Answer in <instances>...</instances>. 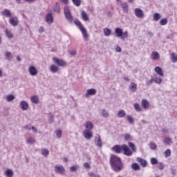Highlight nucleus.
Returning a JSON list of instances; mask_svg holds the SVG:
<instances>
[{
  "mask_svg": "<svg viewBox=\"0 0 177 177\" xmlns=\"http://www.w3.org/2000/svg\"><path fill=\"white\" fill-rule=\"evenodd\" d=\"M134 109L137 111H142V107H140V105L138 103L134 104Z\"/></svg>",
  "mask_w": 177,
  "mask_h": 177,
  "instance_id": "44",
  "label": "nucleus"
},
{
  "mask_svg": "<svg viewBox=\"0 0 177 177\" xmlns=\"http://www.w3.org/2000/svg\"><path fill=\"white\" fill-rule=\"evenodd\" d=\"M61 1V2H62V3H64V5H67L68 3V0H59Z\"/></svg>",
  "mask_w": 177,
  "mask_h": 177,
  "instance_id": "62",
  "label": "nucleus"
},
{
  "mask_svg": "<svg viewBox=\"0 0 177 177\" xmlns=\"http://www.w3.org/2000/svg\"><path fill=\"white\" fill-rule=\"evenodd\" d=\"M72 2L75 6H80L81 5V0H72Z\"/></svg>",
  "mask_w": 177,
  "mask_h": 177,
  "instance_id": "48",
  "label": "nucleus"
},
{
  "mask_svg": "<svg viewBox=\"0 0 177 177\" xmlns=\"http://www.w3.org/2000/svg\"><path fill=\"white\" fill-rule=\"evenodd\" d=\"M5 33L7 38H9L10 39V38H13V35H12V32H10V30H9L8 28L5 29Z\"/></svg>",
  "mask_w": 177,
  "mask_h": 177,
  "instance_id": "31",
  "label": "nucleus"
},
{
  "mask_svg": "<svg viewBox=\"0 0 177 177\" xmlns=\"http://www.w3.org/2000/svg\"><path fill=\"white\" fill-rule=\"evenodd\" d=\"M127 120L129 121V122L130 124H133V122H135V120H133V118H132L131 116L127 115Z\"/></svg>",
  "mask_w": 177,
  "mask_h": 177,
  "instance_id": "49",
  "label": "nucleus"
},
{
  "mask_svg": "<svg viewBox=\"0 0 177 177\" xmlns=\"http://www.w3.org/2000/svg\"><path fill=\"white\" fill-rule=\"evenodd\" d=\"M172 62L173 63H176L177 62V55L172 53H171Z\"/></svg>",
  "mask_w": 177,
  "mask_h": 177,
  "instance_id": "46",
  "label": "nucleus"
},
{
  "mask_svg": "<svg viewBox=\"0 0 177 177\" xmlns=\"http://www.w3.org/2000/svg\"><path fill=\"white\" fill-rule=\"evenodd\" d=\"M130 92H136L138 89V84L136 83L132 82L129 86Z\"/></svg>",
  "mask_w": 177,
  "mask_h": 177,
  "instance_id": "20",
  "label": "nucleus"
},
{
  "mask_svg": "<svg viewBox=\"0 0 177 177\" xmlns=\"http://www.w3.org/2000/svg\"><path fill=\"white\" fill-rule=\"evenodd\" d=\"M167 23H168V19L166 18H163L160 21V26H165L167 25Z\"/></svg>",
  "mask_w": 177,
  "mask_h": 177,
  "instance_id": "40",
  "label": "nucleus"
},
{
  "mask_svg": "<svg viewBox=\"0 0 177 177\" xmlns=\"http://www.w3.org/2000/svg\"><path fill=\"white\" fill-rule=\"evenodd\" d=\"M151 164L152 165H156V164H158V160L156 158H151Z\"/></svg>",
  "mask_w": 177,
  "mask_h": 177,
  "instance_id": "47",
  "label": "nucleus"
},
{
  "mask_svg": "<svg viewBox=\"0 0 177 177\" xmlns=\"http://www.w3.org/2000/svg\"><path fill=\"white\" fill-rule=\"evenodd\" d=\"M6 99H7V102H12V100H15V99H16V97L10 94L9 95H7Z\"/></svg>",
  "mask_w": 177,
  "mask_h": 177,
  "instance_id": "38",
  "label": "nucleus"
},
{
  "mask_svg": "<svg viewBox=\"0 0 177 177\" xmlns=\"http://www.w3.org/2000/svg\"><path fill=\"white\" fill-rule=\"evenodd\" d=\"M86 129H88V131H91V129H93V123H92V122H86V125H85Z\"/></svg>",
  "mask_w": 177,
  "mask_h": 177,
  "instance_id": "26",
  "label": "nucleus"
},
{
  "mask_svg": "<svg viewBox=\"0 0 177 177\" xmlns=\"http://www.w3.org/2000/svg\"><path fill=\"white\" fill-rule=\"evenodd\" d=\"M31 129L32 130L34 133H36V132H38V129H37V128H35V127H32Z\"/></svg>",
  "mask_w": 177,
  "mask_h": 177,
  "instance_id": "61",
  "label": "nucleus"
},
{
  "mask_svg": "<svg viewBox=\"0 0 177 177\" xmlns=\"http://www.w3.org/2000/svg\"><path fill=\"white\" fill-rule=\"evenodd\" d=\"M141 105L143 109H149V101L146 99H143L141 102Z\"/></svg>",
  "mask_w": 177,
  "mask_h": 177,
  "instance_id": "23",
  "label": "nucleus"
},
{
  "mask_svg": "<svg viewBox=\"0 0 177 177\" xmlns=\"http://www.w3.org/2000/svg\"><path fill=\"white\" fill-rule=\"evenodd\" d=\"M41 154L42 156H44V157H48V156H49V150L45 149H42Z\"/></svg>",
  "mask_w": 177,
  "mask_h": 177,
  "instance_id": "42",
  "label": "nucleus"
},
{
  "mask_svg": "<svg viewBox=\"0 0 177 177\" xmlns=\"http://www.w3.org/2000/svg\"><path fill=\"white\" fill-rule=\"evenodd\" d=\"M39 32H44V27L43 26H41L39 29Z\"/></svg>",
  "mask_w": 177,
  "mask_h": 177,
  "instance_id": "63",
  "label": "nucleus"
},
{
  "mask_svg": "<svg viewBox=\"0 0 177 177\" xmlns=\"http://www.w3.org/2000/svg\"><path fill=\"white\" fill-rule=\"evenodd\" d=\"M153 82H154V80L153 78H151V80L147 81L146 84H147V86H150V85H151V84H153Z\"/></svg>",
  "mask_w": 177,
  "mask_h": 177,
  "instance_id": "52",
  "label": "nucleus"
},
{
  "mask_svg": "<svg viewBox=\"0 0 177 177\" xmlns=\"http://www.w3.org/2000/svg\"><path fill=\"white\" fill-rule=\"evenodd\" d=\"M104 35H105V37L111 35V30H110L109 28H105L104 29Z\"/></svg>",
  "mask_w": 177,
  "mask_h": 177,
  "instance_id": "30",
  "label": "nucleus"
},
{
  "mask_svg": "<svg viewBox=\"0 0 177 177\" xmlns=\"http://www.w3.org/2000/svg\"><path fill=\"white\" fill-rule=\"evenodd\" d=\"M122 8L124 13H128V8H129L128 3H123L122 4Z\"/></svg>",
  "mask_w": 177,
  "mask_h": 177,
  "instance_id": "34",
  "label": "nucleus"
},
{
  "mask_svg": "<svg viewBox=\"0 0 177 177\" xmlns=\"http://www.w3.org/2000/svg\"><path fill=\"white\" fill-rule=\"evenodd\" d=\"M71 172H74L75 171H77V166H72L70 167Z\"/></svg>",
  "mask_w": 177,
  "mask_h": 177,
  "instance_id": "55",
  "label": "nucleus"
},
{
  "mask_svg": "<svg viewBox=\"0 0 177 177\" xmlns=\"http://www.w3.org/2000/svg\"><path fill=\"white\" fill-rule=\"evenodd\" d=\"M164 168H165V166L164 165V164H162V162H159L158 169H163Z\"/></svg>",
  "mask_w": 177,
  "mask_h": 177,
  "instance_id": "54",
  "label": "nucleus"
},
{
  "mask_svg": "<svg viewBox=\"0 0 177 177\" xmlns=\"http://www.w3.org/2000/svg\"><path fill=\"white\" fill-rule=\"evenodd\" d=\"M95 146L97 147H103V142H102V138H100V135L97 134L95 138Z\"/></svg>",
  "mask_w": 177,
  "mask_h": 177,
  "instance_id": "8",
  "label": "nucleus"
},
{
  "mask_svg": "<svg viewBox=\"0 0 177 177\" xmlns=\"http://www.w3.org/2000/svg\"><path fill=\"white\" fill-rule=\"evenodd\" d=\"M153 17L154 21H158V20L161 19V15H160V14L156 12L153 14Z\"/></svg>",
  "mask_w": 177,
  "mask_h": 177,
  "instance_id": "35",
  "label": "nucleus"
},
{
  "mask_svg": "<svg viewBox=\"0 0 177 177\" xmlns=\"http://www.w3.org/2000/svg\"><path fill=\"white\" fill-rule=\"evenodd\" d=\"M124 38H128V31L122 32V35L121 39H124Z\"/></svg>",
  "mask_w": 177,
  "mask_h": 177,
  "instance_id": "51",
  "label": "nucleus"
},
{
  "mask_svg": "<svg viewBox=\"0 0 177 177\" xmlns=\"http://www.w3.org/2000/svg\"><path fill=\"white\" fill-rule=\"evenodd\" d=\"M6 57L7 60H12L13 59V56L12 55V53L7 51L6 53Z\"/></svg>",
  "mask_w": 177,
  "mask_h": 177,
  "instance_id": "37",
  "label": "nucleus"
},
{
  "mask_svg": "<svg viewBox=\"0 0 177 177\" xmlns=\"http://www.w3.org/2000/svg\"><path fill=\"white\" fill-rule=\"evenodd\" d=\"M49 124H53L55 120H53V116L50 115L48 118Z\"/></svg>",
  "mask_w": 177,
  "mask_h": 177,
  "instance_id": "57",
  "label": "nucleus"
},
{
  "mask_svg": "<svg viewBox=\"0 0 177 177\" xmlns=\"http://www.w3.org/2000/svg\"><path fill=\"white\" fill-rule=\"evenodd\" d=\"M6 176H8V177H12V176H13V171H12V169H8L6 171Z\"/></svg>",
  "mask_w": 177,
  "mask_h": 177,
  "instance_id": "36",
  "label": "nucleus"
},
{
  "mask_svg": "<svg viewBox=\"0 0 177 177\" xmlns=\"http://www.w3.org/2000/svg\"><path fill=\"white\" fill-rule=\"evenodd\" d=\"M9 23L12 27H16L17 26H19V19L16 17H12L9 19Z\"/></svg>",
  "mask_w": 177,
  "mask_h": 177,
  "instance_id": "9",
  "label": "nucleus"
},
{
  "mask_svg": "<svg viewBox=\"0 0 177 177\" xmlns=\"http://www.w3.org/2000/svg\"><path fill=\"white\" fill-rule=\"evenodd\" d=\"M1 15L5 16V17H12V12L8 9H4V10L1 12Z\"/></svg>",
  "mask_w": 177,
  "mask_h": 177,
  "instance_id": "16",
  "label": "nucleus"
},
{
  "mask_svg": "<svg viewBox=\"0 0 177 177\" xmlns=\"http://www.w3.org/2000/svg\"><path fill=\"white\" fill-rule=\"evenodd\" d=\"M131 169L133 171H139V169H140V165H139L138 163H133L131 165Z\"/></svg>",
  "mask_w": 177,
  "mask_h": 177,
  "instance_id": "29",
  "label": "nucleus"
},
{
  "mask_svg": "<svg viewBox=\"0 0 177 177\" xmlns=\"http://www.w3.org/2000/svg\"><path fill=\"white\" fill-rule=\"evenodd\" d=\"M110 164L113 171H115V172H120L122 171V168H124V165L121 161V158L115 155L111 157Z\"/></svg>",
  "mask_w": 177,
  "mask_h": 177,
  "instance_id": "1",
  "label": "nucleus"
},
{
  "mask_svg": "<svg viewBox=\"0 0 177 177\" xmlns=\"http://www.w3.org/2000/svg\"><path fill=\"white\" fill-rule=\"evenodd\" d=\"M116 52H121V48H120V47H117V48H116Z\"/></svg>",
  "mask_w": 177,
  "mask_h": 177,
  "instance_id": "64",
  "label": "nucleus"
},
{
  "mask_svg": "<svg viewBox=\"0 0 177 177\" xmlns=\"http://www.w3.org/2000/svg\"><path fill=\"white\" fill-rule=\"evenodd\" d=\"M81 16L82 20H84V21H88L89 20V17H88V14L85 11H82Z\"/></svg>",
  "mask_w": 177,
  "mask_h": 177,
  "instance_id": "25",
  "label": "nucleus"
},
{
  "mask_svg": "<svg viewBox=\"0 0 177 177\" xmlns=\"http://www.w3.org/2000/svg\"><path fill=\"white\" fill-rule=\"evenodd\" d=\"M64 12L65 15V17L69 23H73V20H74V17L73 15H71V12H70V8H68V6H65L64 8Z\"/></svg>",
  "mask_w": 177,
  "mask_h": 177,
  "instance_id": "3",
  "label": "nucleus"
},
{
  "mask_svg": "<svg viewBox=\"0 0 177 177\" xmlns=\"http://www.w3.org/2000/svg\"><path fill=\"white\" fill-rule=\"evenodd\" d=\"M55 171L57 172V174H64L66 169H64V167L62 165H55Z\"/></svg>",
  "mask_w": 177,
  "mask_h": 177,
  "instance_id": "12",
  "label": "nucleus"
},
{
  "mask_svg": "<svg viewBox=\"0 0 177 177\" xmlns=\"http://www.w3.org/2000/svg\"><path fill=\"white\" fill-rule=\"evenodd\" d=\"M54 12H56V13H60V4L57 2L54 5Z\"/></svg>",
  "mask_w": 177,
  "mask_h": 177,
  "instance_id": "28",
  "label": "nucleus"
},
{
  "mask_svg": "<svg viewBox=\"0 0 177 177\" xmlns=\"http://www.w3.org/2000/svg\"><path fill=\"white\" fill-rule=\"evenodd\" d=\"M122 150L124 151L123 154L127 157H131V156L133 154L131 149H129V147H128L127 145H122Z\"/></svg>",
  "mask_w": 177,
  "mask_h": 177,
  "instance_id": "4",
  "label": "nucleus"
},
{
  "mask_svg": "<svg viewBox=\"0 0 177 177\" xmlns=\"http://www.w3.org/2000/svg\"><path fill=\"white\" fill-rule=\"evenodd\" d=\"M134 14L138 19H143L145 17V12L139 8L134 10Z\"/></svg>",
  "mask_w": 177,
  "mask_h": 177,
  "instance_id": "6",
  "label": "nucleus"
},
{
  "mask_svg": "<svg viewBox=\"0 0 177 177\" xmlns=\"http://www.w3.org/2000/svg\"><path fill=\"white\" fill-rule=\"evenodd\" d=\"M69 55H71V56H75L77 55V51L71 50L69 52Z\"/></svg>",
  "mask_w": 177,
  "mask_h": 177,
  "instance_id": "59",
  "label": "nucleus"
},
{
  "mask_svg": "<svg viewBox=\"0 0 177 177\" xmlns=\"http://www.w3.org/2000/svg\"><path fill=\"white\" fill-rule=\"evenodd\" d=\"M74 23L75 26H77V28L80 30L84 41H88L89 39V35H88V32L86 31V29H85V28L82 26V24H81V21H80L78 19H75L74 20Z\"/></svg>",
  "mask_w": 177,
  "mask_h": 177,
  "instance_id": "2",
  "label": "nucleus"
},
{
  "mask_svg": "<svg viewBox=\"0 0 177 177\" xmlns=\"http://www.w3.org/2000/svg\"><path fill=\"white\" fill-rule=\"evenodd\" d=\"M155 72L160 77H164V73L162 72V69L160 66L155 67Z\"/></svg>",
  "mask_w": 177,
  "mask_h": 177,
  "instance_id": "19",
  "label": "nucleus"
},
{
  "mask_svg": "<svg viewBox=\"0 0 177 177\" xmlns=\"http://www.w3.org/2000/svg\"><path fill=\"white\" fill-rule=\"evenodd\" d=\"M56 137L57 139H60V138H62V131L60 130L56 131Z\"/></svg>",
  "mask_w": 177,
  "mask_h": 177,
  "instance_id": "50",
  "label": "nucleus"
},
{
  "mask_svg": "<svg viewBox=\"0 0 177 177\" xmlns=\"http://www.w3.org/2000/svg\"><path fill=\"white\" fill-rule=\"evenodd\" d=\"M151 57L153 60H160V53L157 51H153L151 55Z\"/></svg>",
  "mask_w": 177,
  "mask_h": 177,
  "instance_id": "15",
  "label": "nucleus"
},
{
  "mask_svg": "<svg viewBox=\"0 0 177 177\" xmlns=\"http://www.w3.org/2000/svg\"><path fill=\"white\" fill-rule=\"evenodd\" d=\"M28 72L32 77H35L38 74V70L35 66H30L28 68Z\"/></svg>",
  "mask_w": 177,
  "mask_h": 177,
  "instance_id": "10",
  "label": "nucleus"
},
{
  "mask_svg": "<svg viewBox=\"0 0 177 177\" xmlns=\"http://www.w3.org/2000/svg\"><path fill=\"white\" fill-rule=\"evenodd\" d=\"M84 168H86V169H89V168H91V165H89V163H88V162H84Z\"/></svg>",
  "mask_w": 177,
  "mask_h": 177,
  "instance_id": "56",
  "label": "nucleus"
},
{
  "mask_svg": "<svg viewBox=\"0 0 177 177\" xmlns=\"http://www.w3.org/2000/svg\"><path fill=\"white\" fill-rule=\"evenodd\" d=\"M30 100L32 103H34V104H38L39 103V97L38 95H32L30 97Z\"/></svg>",
  "mask_w": 177,
  "mask_h": 177,
  "instance_id": "18",
  "label": "nucleus"
},
{
  "mask_svg": "<svg viewBox=\"0 0 177 177\" xmlns=\"http://www.w3.org/2000/svg\"><path fill=\"white\" fill-rule=\"evenodd\" d=\"M122 32H123V30H122V28H116L115 30V34H116L117 37H122Z\"/></svg>",
  "mask_w": 177,
  "mask_h": 177,
  "instance_id": "22",
  "label": "nucleus"
},
{
  "mask_svg": "<svg viewBox=\"0 0 177 177\" xmlns=\"http://www.w3.org/2000/svg\"><path fill=\"white\" fill-rule=\"evenodd\" d=\"M53 61L54 62V63L55 64H57V66H59V67H64V66H66V64H67L66 61H64L63 59H59L57 57H53Z\"/></svg>",
  "mask_w": 177,
  "mask_h": 177,
  "instance_id": "5",
  "label": "nucleus"
},
{
  "mask_svg": "<svg viewBox=\"0 0 177 177\" xmlns=\"http://www.w3.org/2000/svg\"><path fill=\"white\" fill-rule=\"evenodd\" d=\"M96 89L95 88H90L86 91V93L85 94L86 97H89V96H93L94 95H96Z\"/></svg>",
  "mask_w": 177,
  "mask_h": 177,
  "instance_id": "13",
  "label": "nucleus"
},
{
  "mask_svg": "<svg viewBox=\"0 0 177 177\" xmlns=\"http://www.w3.org/2000/svg\"><path fill=\"white\" fill-rule=\"evenodd\" d=\"M153 79V82L156 84H161L162 82V79L160 77H157V75H155Z\"/></svg>",
  "mask_w": 177,
  "mask_h": 177,
  "instance_id": "27",
  "label": "nucleus"
},
{
  "mask_svg": "<svg viewBox=\"0 0 177 177\" xmlns=\"http://www.w3.org/2000/svg\"><path fill=\"white\" fill-rule=\"evenodd\" d=\"M151 149L152 150H156V149H157V145L154 143H151Z\"/></svg>",
  "mask_w": 177,
  "mask_h": 177,
  "instance_id": "58",
  "label": "nucleus"
},
{
  "mask_svg": "<svg viewBox=\"0 0 177 177\" xmlns=\"http://www.w3.org/2000/svg\"><path fill=\"white\" fill-rule=\"evenodd\" d=\"M50 71L53 73H57V71H59V68L57 66L53 64L50 66Z\"/></svg>",
  "mask_w": 177,
  "mask_h": 177,
  "instance_id": "24",
  "label": "nucleus"
},
{
  "mask_svg": "<svg viewBox=\"0 0 177 177\" xmlns=\"http://www.w3.org/2000/svg\"><path fill=\"white\" fill-rule=\"evenodd\" d=\"M164 143L165 145H171V143H172V139L170 138H166L164 140Z\"/></svg>",
  "mask_w": 177,
  "mask_h": 177,
  "instance_id": "43",
  "label": "nucleus"
},
{
  "mask_svg": "<svg viewBox=\"0 0 177 177\" xmlns=\"http://www.w3.org/2000/svg\"><path fill=\"white\" fill-rule=\"evenodd\" d=\"M20 107L22 110H27L28 109V102L26 101H21Z\"/></svg>",
  "mask_w": 177,
  "mask_h": 177,
  "instance_id": "17",
  "label": "nucleus"
},
{
  "mask_svg": "<svg viewBox=\"0 0 177 177\" xmlns=\"http://www.w3.org/2000/svg\"><path fill=\"white\" fill-rule=\"evenodd\" d=\"M129 147L131 149V150L133 151V153H136V147L135 146V144L133 142H129L128 143Z\"/></svg>",
  "mask_w": 177,
  "mask_h": 177,
  "instance_id": "33",
  "label": "nucleus"
},
{
  "mask_svg": "<svg viewBox=\"0 0 177 177\" xmlns=\"http://www.w3.org/2000/svg\"><path fill=\"white\" fill-rule=\"evenodd\" d=\"M125 115H127V113H125V111L124 110H120L118 113V116L119 117V118H122L124 117H125Z\"/></svg>",
  "mask_w": 177,
  "mask_h": 177,
  "instance_id": "32",
  "label": "nucleus"
},
{
  "mask_svg": "<svg viewBox=\"0 0 177 177\" xmlns=\"http://www.w3.org/2000/svg\"><path fill=\"white\" fill-rule=\"evenodd\" d=\"M123 80H124V81H126L127 82H129L131 81V80L127 76H124Z\"/></svg>",
  "mask_w": 177,
  "mask_h": 177,
  "instance_id": "60",
  "label": "nucleus"
},
{
  "mask_svg": "<svg viewBox=\"0 0 177 177\" xmlns=\"http://www.w3.org/2000/svg\"><path fill=\"white\" fill-rule=\"evenodd\" d=\"M101 114L104 118H107L109 115V111H106V109H103Z\"/></svg>",
  "mask_w": 177,
  "mask_h": 177,
  "instance_id": "41",
  "label": "nucleus"
},
{
  "mask_svg": "<svg viewBox=\"0 0 177 177\" xmlns=\"http://www.w3.org/2000/svg\"><path fill=\"white\" fill-rule=\"evenodd\" d=\"M83 136L84 138H85V139H87V140H90V139H92V138H93V133H92V131H91V130L86 129L83 132Z\"/></svg>",
  "mask_w": 177,
  "mask_h": 177,
  "instance_id": "7",
  "label": "nucleus"
},
{
  "mask_svg": "<svg viewBox=\"0 0 177 177\" xmlns=\"http://www.w3.org/2000/svg\"><path fill=\"white\" fill-rule=\"evenodd\" d=\"M26 142L28 143V145H34V143H35V139H34L33 138H29L26 140Z\"/></svg>",
  "mask_w": 177,
  "mask_h": 177,
  "instance_id": "39",
  "label": "nucleus"
},
{
  "mask_svg": "<svg viewBox=\"0 0 177 177\" xmlns=\"http://www.w3.org/2000/svg\"><path fill=\"white\" fill-rule=\"evenodd\" d=\"M46 21L48 24H52V23H53V16L52 15V13H48L46 15Z\"/></svg>",
  "mask_w": 177,
  "mask_h": 177,
  "instance_id": "14",
  "label": "nucleus"
},
{
  "mask_svg": "<svg viewBox=\"0 0 177 177\" xmlns=\"http://www.w3.org/2000/svg\"><path fill=\"white\" fill-rule=\"evenodd\" d=\"M124 140L126 141L132 140V137H131V135L128 133H125L124 136Z\"/></svg>",
  "mask_w": 177,
  "mask_h": 177,
  "instance_id": "45",
  "label": "nucleus"
},
{
  "mask_svg": "<svg viewBox=\"0 0 177 177\" xmlns=\"http://www.w3.org/2000/svg\"><path fill=\"white\" fill-rule=\"evenodd\" d=\"M165 157H169L171 156V149H167L165 152Z\"/></svg>",
  "mask_w": 177,
  "mask_h": 177,
  "instance_id": "53",
  "label": "nucleus"
},
{
  "mask_svg": "<svg viewBox=\"0 0 177 177\" xmlns=\"http://www.w3.org/2000/svg\"><path fill=\"white\" fill-rule=\"evenodd\" d=\"M137 161L138 162H140V164L141 167H142V168H145L147 164V162L145 159H142L141 158H138Z\"/></svg>",
  "mask_w": 177,
  "mask_h": 177,
  "instance_id": "21",
  "label": "nucleus"
},
{
  "mask_svg": "<svg viewBox=\"0 0 177 177\" xmlns=\"http://www.w3.org/2000/svg\"><path fill=\"white\" fill-rule=\"evenodd\" d=\"M112 150H113L116 154H121L122 153V145H115L113 147Z\"/></svg>",
  "mask_w": 177,
  "mask_h": 177,
  "instance_id": "11",
  "label": "nucleus"
}]
</instances>
